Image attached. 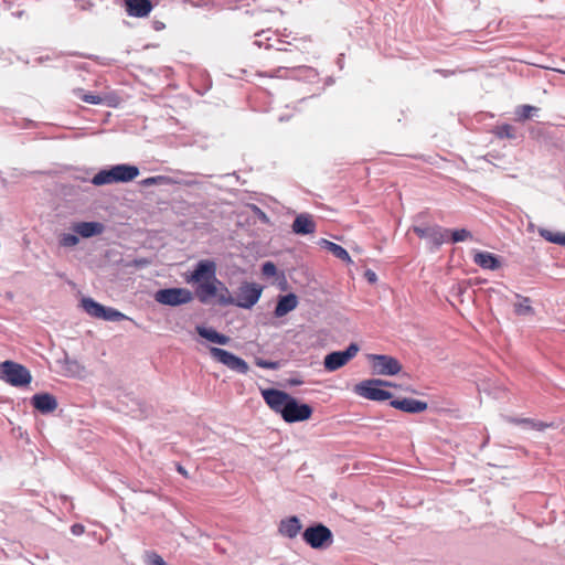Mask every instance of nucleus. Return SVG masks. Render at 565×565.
Masks as SVG:
<instances>
[{
  "mask_svg": "<svg viewBox=\"0 0 565 565\" xmlns=\"http://www.w3.org/2000/svg\"><path fill=\"white\" fill-rule=\"evenodd\" d=\"M215 271L216 266L213 262L202 260L196 265L191 277L188 278V282L198 284L195 296L202 303H209L216 299L221 305L223 289L227 287L216 278Z\"/></svg>",
  "mask_w": 565,
  "mask_h": 565,
  "instance_id": "obj_1",
  "label": "nucleus"
},
{
  "mask_svg": "<svg viewBox=\"0 0 565 565\" xmlns=\"http://www.w3.org/2000/svg\"><path fill=\"white\" fill-rule=\"evenodd\" d=\"M263 292V287L255 282L244 281L237 288L235 296L230 294L227 288L223 289L221 299L222 306L234 305L239 308L250 309L257 303Z\"/></svg>",
  "mask_w": 565,
  "mask_h": 565,
  "instance_id": "obj_2",
  "label": "nucleus"
},
{
  "mask_svg": "<svg viewBox=\"0 0 565 565\" xmlns=\"http://www.w3.org/2000/svg\"><path fill=\"white\" fill-rule=\"evenodd\" d=\"M139 169L136 166L130 164H116L109 169H103L97 172L92 183L96 186L113 184V183H126L130 182L139 175Z\"/></svg>",
  "mask_w": 565,
  "mask_h": 565,
  "instance_id": "obj_3",
  "label": "nucleus"
},
{
  "mask_svg": "<svg viewBox=\"0 0 565 565\" xmlns=\"http://www.w3.org/2000/svg\"><path fill=\"white\" fill-rule=\"evenodd\" d=\"M0 379L12 386H26L32 381L30 371L22 364L13 361L0 363Z\"/></svg>",
  "mask_w": 565,
  "mask_h": 565,
  "instance_id": "obj_4",
  "label": "nucleus"
},
{
  "mask_svg": "<svg viewBox=\"0 0 565 565\" xmlns=\"http://www.w3.org/2000/svg\"><path fill=\"white\" fill-rule=\"evenodd\" d=\"M388 385L382 380H364L354 385L353 392L366 399L382 402L388 399V391L382 386Z\"/></svg>",
  "mask_w": 565,
  "mask_h": 565,
  "instance_id": "obj_5",
  "label": "nucleus"
},
{
  "mask_svg": "<svg viewBox=\"0 0 565 565\" xmlns=\"http://www.w3.org/2000/svg\"><path fill=\"white\" fill-rule=\"evenodd\" d=\"M302 539L310 547L316 550L327 548L333 542L331 530L321 523L307 527Z\"/></svg>",
  "mask_w": 565,
  "mask_h": 565,
  "instance_id": "obj_6",
  "label": "nucleus"
},
{
  "mask_svg": "<svg viewBox=\"0 0 565 565\" xmlns=\"http://www.w3.org/2000/svg\"><path fill=\"white\" fill-rule=\"evenodd\" d=\"M81 306L87 315L96 319H103L106 321H121L127 319V317L117 309L105 307L92 298H83Z\"/></svg>",
  "mask_w": 565,
  "mask_h": 565,
  "instance_id": "obj_7",
  "label": "nucleus"
},
{
  "mask_svg": "<svg viewBox=\"0 0 565 565\" xmlns=\"http://www.w3.org/2000/svg\"><path fill=\"white\" fill-rule=\"evenodd\" d=\"M156 300L167 306H180L193 300V294L186 288L160 289L156 294Z\"/></svg>",
  "mask_w": 565,
  "mask_h": 565,
  "instance_id": "obj_8",
  "label": "nucleus"
},
{
  "mask_svg": "<svg viewBox=\"0 0 565 565\" xmlns=\"http://www.w3.org/2000/svg\"><path fill=\"white\" fill-rule=\"evenodd\" d=\"M262 76L276 77V78H298L305 76L307 78L318 77V73L315 68L307 65H281L273 70L268 74H260Z\"/></svg>",
  "mask_w": 565,
  "mask_h": 565,
  "instance_id": "obj_9",
  "label": "nucleus"
},
{
  "mask_svg": "<svg viewBox=\"0 0 565 565\" xmlns=\"http://www.w3.org/2000/svg\"><path fill=\"white\" fill-rule=\"evenodd\" d=\"M356 343H351L344 351H335L326 355L323 365L328 372H333L344 366L359 352Z\"/></svg>",
  "mask_w": 565,
  "mask_h": 565,
  "instance_id": "obj_10",
  "label": "nucleus"
},
{
  "mask_svg": "<svg viewBox=\"0 0 565 565\" xmlns=\"http://www.w3.org/2000/svg\"><path fill=\"white\" fill-rule=\"evenodd\" d=\"M210 354L220 363L238 373L246 374L249 370L248 364L242 358L224 349L212 347L210 348Z\"/></svg>",
  "mask_w": 565,
  "mask_h": 565,
  "instance_id": "obj_11",
  "label": "nucleus"
},
{
  "mask_svg": "<svg viewBox=\"0 0 565 565\" xmlns=\"http://www.w3.org/2000/svg\"><path fill=\"white\" fill-rule=\"evenodd\" d=\"M312 413L313 409L310 405L299 403L295 397H291L281 417L286 423H297L309 419Z\"/></svg>",
  "mask_w": 565,
  "mask_h": 565,
  "instance_id": "obj_12",
  "label": "nucleus"
},
{
  "mask_svg": "<svg viewBox=\"0 0 565 565\" xmlns=\"http://www.w3.org/2000/svg\"><path fill=\"white\" fill-rule=\"evenodd\" d=\"M262 396L268 407L273 412L280 414V416L284 414L285 407L288 405L292 397L288 393L276 388L262 390Z\"/></svg>",
  "mask_w": 565,
  "mask_h": 565,
  "instance_id": "obj_13",
  "label": "nucleus"
},
{
  "mask_svg": "<svg viewBox=\"0 0 565 565\" xmlns=\"http://www.w3.org/2000/svg\"><path fill=\"white\" fill-rule=\"evenodd\" d=\"M391 407L409 414H418L426 411L428 405L424 401L409 397H395L391 393Z\"/></svg>",
  "mask_w": 565,
  "mask_h": 565,
  "instance_id": "obj_14",
  "label": "nucleus"
},
{
  "mask_svg": "<svg viewBox=\"0 0 565 565\" xmlns=\"http://www.w3.org/2000/svg\"><path fill=\"white\" fill-rule=\"evenodd\" d=\"M316 227L313 216L307 213L297 215L291 225L292 232L298 235L312 234Z\"/></svg>",
  "mask_w": 565,
  "mask_h": 565,
  "instance_id": "obj_15",
  "label": "nucleus"
},
{
  "mask_svg": "<svg viewBox=\"0 0 565 565\" xmlns=\"http://www.w3.org/2000/svg\"><path fill=\"white\" fill-rule=\"evenodd\" d=\"M32 405L40 413L49 414L57 408V401L53 395L49 393L35 394L32 397Z\"/></svg>",
  "mask_w": 565,
  "mask_h": 565,
  "instance_id": "obj_16",
  "label": "nucleus"
},
{
  "mask_svg": "<svg viewBox=\"0 0 565 565\" xmlns=\"http://www.w3.org/2000/svg\"><path fill=\"white\" fill-rule=\"evenodd\" d=\"M473 262L487 270H497L502 266V259L489 252L475 253Z\"/></svg>",
  "mask_w": 565,
  "mask_h": 565,
  "instance_id": "obj_17",
  "label": "nucleus"
},
{
  "mask_svg": "<svg viewBox=\"0 0 565 565\" xmlns=\"http://www.w3.org/2000/svg\"><path fill=\"white\" fill-rule=\"evenodd\" d=\"M125 4L130 17L145 18L152 10L150 0H125Z\"/></svg>",
  "mask_w": 565,
  "mask_h": 565,
  "instance_id": "obj_18",
  "label": "nucleus"
},
{
  "mask_svg": "<svg viewBox=\"0 0 565 565\" xmlns=\"http://www.w3.org/2000/svg\"><path fill=\"white\" fill-rule=\"evenodd\" d=\"M413 231L418 237L426 238L427 243H431L435 245H440L443 234L446 233L444 228L440 226H415Z\"/></svg>",
  "mask_w": 565,
  "mask_h": 565,
  "instance_id": "obj_19",
  "label": "nucleus"
},
{
  "mask_svg": "<svg viewBox=\"0 0 565 565\" xmlns=\"http://www.w3.org/2000/svg\"><path fill=\"white\" fill-rule=\"evenodd\" d=\"M301 529V522L297 516H289L282 519L278 526L279 533L288 539H295L299 534Z\"/></svg>",
  "mask_w": 565,
  "mask_h": 565,
  "instance_id": "obj_20",
  "label": "nucleus"
},
{
  "mask_svg": "<svg viewBox=\"0 0 565 565\" xmlns=\"http://www.w3.org/2000/svg\"><path fill=\"white\" fill-rule=\"evenodd\" d=\"M298 306V298L295 294L281 296L275 308V316L277 318L284 317Z\"/></svg>",
  "mask_w": 565,
  "mask_h": 565,
  "instance_id": "obj_21",
  "label": "nucleus"
},
{
  "mask_svg": "<svg viewBox=\"0 0 565 565\" xmlns=\"http://www.w3.org/2000/svg\"><path fill=\"white\" fill-rule=\"evenodd\" d=\"M444 231L446 233L443 234L440 245L456 244V243L466 242V241L472 238L471 232L466 228H459V230L444 228Z\"/></svg>",
  "mask_w": 565,
  "mask_h": 565,
  "instance_id": "obj_22",
  "label": "nucleus"
},
{
  "mask_svg": "<svg viewBox=\"0 0 565 565\" xmlns=\"http://www.w3.org/2000/svg\"><path fill=\"white\" fill-rule=\"evenodd\" d=\"M73 231L83 237H92L102 234L104 225L98 222H81L74 225Z\"/></svg>",
  "mask_w": 565,
  "mask_h": 565,
  "instance_id": "obj_23",
  "label": "nucleus"
},
{
  "mask_svg": "<svg viewBox=\"0 0 565 565\" xmlns=\"http://www.w3.org/2000/svg\"><path fill=\"white\" fill-rule=\"evenodd\" d=\"M195 330L202 338H204L213 343L225 345V344H228L231 341L230 337L218 333L214 329H209V328H205L202 326H198L195 328Z\"/></svg>",
  "mask_w": 565,
  "mask_h": 565,
  "instance_id": "obj_24",
  "label": "nucleus"
},
{
  "mask_svg": "<svg viewBox=\"0 0 565 565\" xmlns=\"http://www.w3.org/2000/svg\"><path fill=\"white\" fill-rule=\"evenodd\" d=\"M541 236L551 244L565 246V232H561L552 228H541Z\"/></svg>",
  "mask_w": 565,
  "mask_h": 565,
  "instance_id": "obj_25",
  "label": "nucleus"
},
{
  "mask_svg": "<svg viewBox=\"0 0 565 565\" xmlns=\"http://www.w3.org/2000/svg\"><path fill=\"white\" fill-rule=\"evenodd\" d=\"M516 298L518 301L514 303V312L518 316H529L534 313L530 298L520 295H516Z\"/></svg>",
  "mask_w": 565,
  "mask_h": 565,
  "instance_id": "obj_26",
  "label": "nucleus"
},
{
  "mask_svg": "<svg viewBox=\"0 0 565 565\" xmlns=\"http://www.w3.org/2000/svg\"><path fill=\"white\" fill-rule=\"evenodd\" d=\"M373 361L372 369L377 374H388V356L386 355H370Z\"/></svg>",
  "mask_w": 565,
  "mask_h": 565,
  "instance_id": "obj_27",
  "label": "nucleus"
},
{
  "mask_svg": "<svg viewBox=\"0 0 565 565\" xmlns=\"http://www.w3.org/2000/svg\"><path fill=\"white\" fill-rule=\"evenodd\" d=\"M74 94L84 103L92 104V105H99L104 102V99L98 96L94 95L92 93H85L84 89L77 88L74 90Z\"/></svg>",
  "mask_w": 565,
  "mask_h": 565,
  "instance_id": "obj_28",
  "label": "nucleus"
},
{
  "mask_svg": "<svg viewBox=\"0 0 565 565\" xmlns=\"http://www.w3.org/2000/svg\"><path fill=\"white\" fill-rule=\"evenodd\" d=\"M536 110H537V108H536V107H534V106L523 105V106L519 107V109H518L516 114H518V116H519V118H520V119H522V120H526V119H529V118L532 116V114H533L534 111H536Z\"/></svg>",
  "mask_w": 565,
  "mask_h": 565,
  "instance_id": "obj_29",
  "label": "nucleus"
},
{
  "mask_svg": "<svg viewBox=\"0 0 565 565\" xmlns=\"http://www.w3.org/2000/svg\"><path fill=\"white\" fill-rule=\"evenodd\" d=\"M147 565H167L164 559L154 552L147 553Z\"/></svg>",
  "mask_w": 565,
  "mask_h": 565,
  "instance_id": "obj_30",
  "label": "nucleus"
},
{
  "mask_svg": "<svg viewBox=\"0 0 565 565\" xmlns=\"http://www.w3.org/2000/svg\"><path fill=\"white\" fill-rule=\"evenodd\" d=\"M277 273L276 266L271 262H266L262 267V274L265 277H273Z\"/></svg>",
  "mask_w": 565,
  "mask_h": 565,
  "instance_id": "obj_31",
  "label": "nucleus"
},
{
  "mask_svg": "<svg viewBox=\"0 0 565 565\" xmlns=\"http://www.w3.org/2000/svg\"><path fill=\"white\" fill-rule=\"evenodd\" d=\"M514 135V128L511 125H503L499 127V136L513 138Z\"/></svg>",
  "mask_w": 565,
  "mask_h": 565,
  "instance_id": "obj_32",
  "label": "nucleus"
},
{
  "mask_svg": "<svg viewBox=\"0 0 565 565\" xmlns=\"http://www.w3.org/2000/svg\"><path fill=\"white\" fill-rule=\"evenodd\" d=\"M61 243L65 247H71V246H74V245H76L78 243V238L74 234H66V235L63 236Z\"/></svg>",
  "mask_w": 565,
  "mask_h": 565,
  "instance_id": "obj_33",
  "label": "nucleus"
},
{
  "mask_svg": "<svg viewBox=\"0 0 565 565\" xmlns=\"http://www.w3.org/2000/svg\"><path fill=\"white\" fill-rule=\"evenodd\" d=\"M330 250L333 253V255L337 258H339L343 262H347V263L351 262V258H350L347 249H330Z\"/></svg>",
  "mask_w": 565,
  "mask_h": 565,
  "instance_id": "obj_34",
  "label": "nucleus"
},
{
  "mask_svg": "<svg viewBox=\"0 0 565 565\" xmlns=\"http://www.w3.org/2000/svg\"><path fill=\"white\" fill-rule=\"evenodd\" d=\"M402 372V364L394 358H391V376Z\"/></svg>",
  "mask_w": 565,
  "mask_h": 565,
  "instance_id": "obj_35",
  "label": "nucleus"
},
{
  "mask_svg": "<svg viewBox=\"0 0 565 565\" xmlns=\"http://www.w3.org/2000/svg\"><path fill=\"white\" fill-rule=\"evenodd\" d=\"M288 45L291 47H277V51L278 52H290V53H295V52L308 53V51L300 50L299 46L296 44L288 43Z\"/></svg>",
  "mask_w": 565,
  "mask_h": 565,
  "instance_id": "obj_36",
  "label": "nucleus"
},
{
  "mask_svg": "<svg viewBox=\"0 0 565 565\" xmlns=\"http://www.w3.org/2000/svg\"><path fill=\"white\" fill-rule=\"evenodd\" d=\"M509 423L516 424V425H530L532 423V419L530 418H508Z\"/></svg>",
  "mask_w": 565,
  "mask_h": 565,
  "instance_id": "obj_37",
  "label": "nucleus"
},
{
  "mask_svg": "<svg viewBox=\"0 0 565 565\" xmlns=\"http://www.w3.org/2000/svg\"><path fill=\"white\" fill-rule=\"evenodd\" d=\"M530 426L536 430H544L545 428L550 427L551 425L543 423V422H535L532 419V423H530Z\"/></svg>",
  "mask_w": 565,
  "mask_h": 565,
  "instance_id": "obj_38",
  "label": "nucleus"
},
{
  "mask_svg": "<svg viewBox=\"0 0 565 565\" xmlns=\"http://www.w3.org/2000/svg\"><path fill=\"white\" fill-rule=\"evenodd\" d=\"M390 386H391V388H402L406 392H414L411 384L402 385V384H397V383L391 381Z\"/></svg>",
  "mask_w": 565,
  "mask_h": 565,
  "instance_id": "obj_39",
  "label": "nucleus"
},
{
  "mask_svg": "<svg viewBox=\"0 0 565 565\" xmlns=\"http://www.w3.org/2000/svg\"><path fill=\"white\" fill-rule=\"evenodd\" d=\"M257 365L265 367V369H274L275 367V363H271V362L259 361V362H257Z\"/></svg>",
  "mask_w": 565,
  "mask_h": 565,
  "instance_id": "obj_40",
  "label": "nucleus"
},
{
  "mask_svg": "<svg viewBox=\"0 0 565 565\" xmlns=\"http://www.w3.org/2000/svg\"><path fill=\"white\" fill-rule=\"evenodd\" d=\"M365 276H366V278H367V280H369L370 282H374V281L376 280V275H375V273H373V271H371V270H367V271L365 273Z\"/></svg>",
  "mask_w": 565,
  "mask_h": 565,
  "instance_id": "obj_41",
  "label": "nucleus"
},
{
  "mask_svg": "<svg viewBox=\"0 0 565 565\" xmlns=\"http://www.w3.org/2000/svg\"><path fill=\"white\" fill-rule=\"evenodd\" d=\"M142 183H143L145 185H152V184H156V183H157V178H153V177L148 178V179L143 180V181H142Z\"/></svg>",
  "mask_w": 565,
  "mask_h": 565,
  "instance_id": "obj_42",
  "label": "nucleus"
},
{
  "mask_svg": "<svg viewBox=\"0 0 565 565\" xmlns=\"http://www.w3.org/2000/svg\"><path fill=\"white\" fill-rule=\"evenodd\" d=\"M177 470L179 473H181L184 477H189L188 471L182 467L181 465H178Z\"/></svg>",
  "mask_w": 565,
  "mask_h": 565,
  "instance_id": "obj_43",
  "label": "nucleus"
},
{
  "mask_svg": "<svg viewBox=\"0 0 565 565\" xmlns=\"http://www.w3.org/2000/svg\"><path fill=\"white\" fill-rule=\"evenodd\" d=\"M324 244H326V247H332V248H335V247H340L338 244L335 243H332V242H329V241H323Z\"/></svg>",
  "mask_w": 565,
  "mask_h": 565,
  "instance_id": "obj_44",
  "label": "nucleus"
},
{
  "mask_svg": "<svg viewBox=\"0 0 565 565\" xmlns=\"http://www.w3.org/2000/svg\"><path fill=\"white\" fill-rule=\"evenodd\" d=\"M256 210H257V212L259 213L260 218H262L263 221H267V216H266V214H265L263 211H260L258 207H256Z\"/></svg>",
  "mask_w": 565,
  "mask_h": 565,
  "instance_id": "obj_45",
  "label": "nucleus"
},
{
  "mask_svg": "<svg viewBox=\"0 0 565 565\" xmlns=\"http://www.w3.org/2000/svg\"><path fill=\"white\" fill-rule=\"evenodd\" d=\"M302 382L301 381H298V380H295V381H291V384H295V385H298V384H301Z\"/></svg>",
  "mask_w": 565,
  "mask_h": 565,
  "instance_id": "obj_46",
  "label": "nucleus"
},
{
  "mask_svg": "<svg viewBox=\"0 0 565 565\" xmlns=\"http://www.w3.org/2000/svg\"><path fill=\"white\" fill-rule=\"evenodd\" d=\"M255 44H257L258 46H262V45H263V43H262V41H260V40H255Z\"/></svg>",
  "mask_w": 565,
  "mask_h": 565,
  "instance_id": "obj_47",
  "label": "nucleus"
},
{
  "mask_svg": "<svg viewBox=\"0 0 565 565\" xmlns=\"http://www.w3.org/2000/svg\"><path fill=\"white\" fill-rule=\"evenodd\" d=\"M403 376H405L407 380H409V376L407 373H404Z\"/></svg>",
  "mask_w": 565,
  "mask_h": 565,
  "instance_id": "obj_48",
  "label": "nucleus"
}]
</instances>
